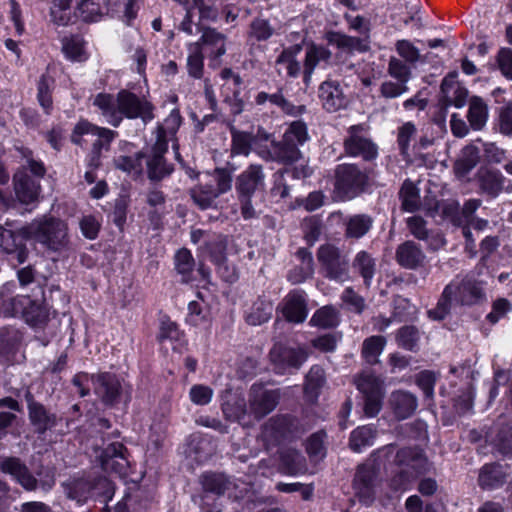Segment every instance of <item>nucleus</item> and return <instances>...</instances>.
<instances>
[{
  "instance_id": "423d86ee",
  "label": "nucleus",
  "mask_w": 512,
  "mask_h": 512,
  "mask_svg": "<svg viewBox=\"0 0 512 512\" xmlns=\"http://www.w3.org/2000/svg\"><path fill=\"white\" fill-rule=\"evenodd\" d=\"M265 189V173L261 164H250L235 180V190L244 219L256 217L252 198Z\"/></svg>"
},
{
  "instance_id": "5fc2aeb1",
  "label": "nucleus",
  "mask_w": 512,
  "mask_h": 512,
  "mask_svg": "<svg viewBox=\"0 0 512 512\" xmlns=\"http://www.w3.org/2000/svg\"><path fill=\"white\" fill-rule=\"evenodd\" d=\"M208 445L209 443L206 440L200 437H192L187 444L185 453L196 462H204L212 455L211 451L207 450Z\"/></svg>"
},
{
  "instance_id": "37998d69",
  "label": "nucleus",
  "mask_w": 512,
  "mask_h": 512,
  "mask_svg": "<svg viewBox=\"0 0 512 512\" xmlns=\"http://www.w3.org/2000/svg\"><path fill=\"white\" fill-rule=\"evenodd\" d=\"M377 435V430L371 426H361L351 432L349 448L354 452H361L363 448L371 446Z\"/></svg>"
},
{
  "instance_id": "6e6552de",
  "label": "nucleus",
  "mask_w": 512,
  "mask_h": 512,
  "mask_svg": "<svg viewBox=\"0 0 512 512\" xmlns=\"http://www.w3.org/2000/svg\"><path fill=\"white\" fill-rule=\"evenodd\" d=\"M309 357V351L304 346H287L281 343L273 345L269 359L273 371L279 375L293 374L298 371Z\"/></svg>"
},
{
  "instance_id": "2eb2a0df",
  "label": "nucleus",
  "mask_w": 512,
  "mask_h": 512,
  "mask_svg": "<svg viewBox=\"0 0 512 512\" xmlns=\"http://www.w3.org/2000/svg\"><path fill=\"white\" fill-rule=\"evenodd\" d=\"M303 432L299 420L291 415L272 417L263 426L264 435L275 442L297 438Z\"/></svg>"
},
{
  "instance_id": "4d7b16f0",
  "label": "nucleus",
  "mask_w": 512,
  "mask_h": 512,
  "mask_svg": "<svg viewBox=\"0 0 512 512\" xmlns=\"http://www.w3.org/2000/svg\"><path fill=\"white\" fill-rule=\"evenodd\" d=\"M439 209L441 210L443 217L450 219L453 225H461L460 205L458 202L451 201L443 202L441 204L436 203L435 207L430 208L427 214L431 217H434Z\"/></svg>"
},
{
  "instance_id": "4c0bfd02",
  "label": "nucleus",
  "mask_w": 512,
  "mask_h": 512,
  "mask_svg": "<svg viewBox=\"0 0 512 512\" xmlns=\"http://www.w3.org/2000/svg\"><path fill=\"white\" fill-rule=\"evenodd\" d=\"M302 44H294L284 48L276 59V65H284L287 75L296 78L301 72V64L297 60V56L301 53Z\"/></svg>"
},
{
  "instance_id": "603ef678",
  "label": "nucleus",
  "mask_w": 512,
  "mask_h": 512,
  "mask_svg": "<svg viewBox=\"0 0 512 512\" xmlns=\"http://www.w3.org/2000/svg\"><path fill=\"white\" fill-rule=\"evenodd\" d=\"M54 86V79L48 75L43 74L38 81V93L37 98L38 102L44 111L49 114L52 108V95L51 91Z\"/></svg>"
},
{
  "instance_id": "cd10ccee",
  "label": "nucleus",
  "mask_w": 512,
  "mask_h": 512,
  "mask_svg": "<svg viewBox=\"0 0 512 512\" xmlns=\"http://www.w3.org/2000/svg\"><path fill=\"white\" fill-rule=\"evenodd\" d=\"M332 57L331 51L323 45L311 43L306 50L303 70V80L308 84L316 66L320 62L328 63Z\"/></svg>"
},
{
  "instance_id": "a18cd8bd",
  "label": "nucleus",
  "mask_w": 512,
  "mask_h": 512,
  "mask_svg": "<svg viewBox=\"0 0 512 512\" xmlns=\"http://www.w3.org/2000/svg\"><path fill=\"white\" fill-rule=\"evenodd\" d=\"M339 323V313L337 309L332 305H326L313 314L309 324L311 326L320 327L323 329L334 328Z\"/></svg>"
},
{
  "instance_id": "338daca9",
  "label": "nucleus",
  "mask_w": 512,
  "mask_h": 512,
  "mask_svg": "<svg viewBox=\"0 0 512 512\" xmlns=\"http://www.w3.org/2000/svg\"><path fill=\"white\" fill-rule=\"evenodd\" d=\"M388 74L399 82L407 84L411 78V70L402 60L391 57L388 63Z\"/></svg>"
},
{
  "instance_id": "09e8293b",
  "label": "nucleus",
  "mask_w": 512,
  "mask_h": 512,
  "mask_svg": "<svg viewBox=\"0 0 512 512\" xmlns=\"http://www.w3.org/2000/svg\"><path fill=\"white\" fill-rule=\"evenodd\" d=\"M386 344L383 336H371L363 341L361 354L369 365L379 362L378 357L382 353Z\"/></svg>"
},
{
  "instance_id": "0e129e2a",
  "label": "nucleus",
  "mask_w": 512,
  "mask_h": 512,
  "mask_svg": "<svg viewBox=\"0 0 512 512\" xmlns=\"http://www.w3.org/2000/svg\"><path fill=\"white\" fill-rule=\"evenodd\" d=\"M296 256L302 262L301 273L299 277L293 279V283H301L305 281L307 278L311 277L314 273V260L312 257V253L306 248H300L296 252Z\"/></svg>"
},
{
  "instance_id": "79ce46f5",
  "label": "nucleus",
  "mask_w": 512,
  "mask_h": 512,
  "mask_svg": "<svg viewBox=\"0 0 512 512\" xmlns=\"http://www.w3.org/2000/svg\"><path fill=\"white\" fill-rule=\"evenodd\" d=\"M467 117L473 129L480 130L484 127L488 118V107L481 97L470 98Z\"/></svg>"
},
{
  "instance_id": "de8ad7c7",
  "label": "nucleus",
  "mask_w": 512,
  "mask_h": 512,
  "mask_svg": "<svg viewBox=\"0 0 512 512\" xmlns=\"http://www.w3.org/2000/svg\"><path fill=\"white\" fill-rule=\"evenodd\" d=\"M225 35L219 33L214 28H205L200 38V45L204 44L211 47V55L214 58H219L226 53Z\"/></svg>"
},
{
  "instance_id": "ddd939ff",
  "label": "nucleus",
  "mask_w": 512,
  "mask_h": 512,
  "mask_svg": "<svg viewBox=\"0 0 512 512\" xmlns=\"http://www.w3.org/2000/svg\"><path fill=\"white\" fill-rule=\"evenodd\" d=\"M362 129V125H353L348 128V135L343 141L344 152L350 157L370 162L377 158L378 147L370 138L360 134Z\"/></svg>"
},
{
  "instance_id": "c756f323",
  "label": "nucleus",
  "mask_w": 512,
  "mask_h": 512,
  "mask_svg": "<svg viewBox=\"0 0 512 512\" xmlns=\"http://www.w3.org/2000/svg\"><path fill=\"white\" fill-rule=\"evenodd\" d=\"M507 472L498 463L485 464L479 471L478 484L482 489H495L504 485Z\"/></svg>"
},
{
  "instance_id": "7c9ffc66",
  "label": "nucleus",
  "mask_w": 512,
  "mask_h": 512,
  "mask_svg": "<svg viewBox=\"0 0 512 512\" xmlns=\"http://www.w3.org/2000/svg\"><path fill=\"white\" fill-rule=\"evenodd\" d=\"M373 223V218L368 214L362 213L348 216L344 221V236L347 239L358 240L369 233Z\"/></svg>"
},
{
  "instance_id": "473e14b6",
  "label": "nucleus",
  "mask_w": 512,
  "mask_h": 512,
  "mask_svg": "<svg viewBox=\"0 0 512 512\" xmlns=\"http://www.w3.org/2000/svg\"><path fill=\"white\" fill-rule=\"evenodd\" d=\"M49 308L43 302L26 298L23 309V317L27 324L32 327L41 328L49 321Z\"/></svg>"
},
{
  "instance_id": "1a4fd4ad",
  "label": "nucleus",
  "mask_w": 512,
  "mask_h": 512,
  "mask_svg": "<svg viewBox=\"0 0 512 512\" xmlns=\"http://www.w3.org/2000/svg\"><path fill=\"white\" fill-rule=\"evenodd\" d=\"M317 260L325 278L340 283L349 279L348 255L335 245H321L317 251Z\"/></svg>"
},
{
  "instance_id": "864d4df0",
  "label": "nucleus",
  "mask_w": 512,
  "mask_h": 512,
  "mask_svg": "<svg viewBox=\"0 0 512 512\" xmlns=\"http://www.w3.org/2000/svg\"><path fill=\"white\" fill-rule=\"evenodd\" d=\"M230 131L232 137V153L247 156L251 151L254 136L249 132L239 131L234 127H231Z\"/></svg>"
},
{
  "instance_id": "72a5a7b5",
  "label": "nucleus",
  "mask_w": 512,
  "mask_h": 512,
  "mask_svg": "<svg viewBox=\"0 0 512 512\" xmlns=\"http://www.w3.org/2000/svg\"><path fill=\"white\" fill-rule=\"evenodd\" d=\"M280 467L289 475L304 474L308 470L305 457L292 448H286L280 452Z\"/></svg>"
},
{
  "instance_id": "c9c22d12",
  "label": "nucleus",
  "mask_w": 512,
  "mask_h": 512,
  "mask_svg": "<svg viewBox=\"0 0 512 512\" xmlns=\"http://www.w3.org/2000/svg\"><path fill=\"white\" fill-rule=\"evenodd\" d=\"M221 409L226 420L239 423L247 413L245 399L230 392L225 395Z\"/></svg>"
},
{
  "instance_id": "6ab92c4d",
  "label": "nucleus",
  "mask_w": 512,
  "mask_h": 512,
  "mask_svg": "<svg viewBox=\"0 0 512 512\" xmlns=\"http://www.w3.org/2000/svg\"><path fill=\"white\" fill-rule=\"evenodd\" d=\"M377 471L371 464L363 463L357 466L353 479V489L359 501L368 505L375 497V481Z\"/></svg>"
},
{
  "instance_id": "6e6d98bb",
  "label": "nucleus",
  "mask_w": 512,
  "mask_h": 512,
  "mask_svg": "<svg viewBox=\"0 0 512 512\" xmlns=\"http://www.w3.org/2000/svg\"><path fill=\"white\" fill-rule=\"evenodd\" d=\"M219 196L212 185H201L198 189L191 190V198L203 210L210 208Z\"/></svg>"
},
{
  "instance_id": "f257e3e1",
  "label": "nucleus",
  "mask_w": 512,
  "mask_h": 512,
  "mask_svg": "<svg viewBox=\"0 0 512 512\" xmlns=\"http://www.w3.org/2000/svg\"><path fill=\"white\" fill-rule=\"evenodd\" d=\"M94 105L102 111L107 123L114 127L121 124L123 117L140 118L145 124L154 118L153 105L125 89L120 90L116 96L99 93L95 97Z\"/></svg>"
},
{
  "instance_id": "ea45409f",
  "label": "nucleus",
  "mask_w": 512,
  "mask_h": 512,
  "mask_svg": "<svg viewBox=\"0 0 512 512\" xmlns=\"http://www.w3.org/2000/svg\"><path fill=\"white\" fill-rule=\"evenodd\" d=\"M353 268L363 278L364 285L370 287L376 272L375 259L368 252L360 251L353 260Z\"/></svg>"
},
{
  "instance_id": "39448f33",
  "label": "nucleus",
  "mask_w": 512,
  "mask_h": 512,
  "mask_svg": "<svg viewBox=\"0 0 512 512\" xmlns=\"http://www.w3.org/2000/svg\"><path fill=\"white\" fill-rule=\"evenodd\" d=\"M309 140L307 125L301 120L289 124L280 141H272L271 159L283 165H292L303 158L299 149Z\"/></svg>"
},
{
  "instance_id": "f704fd0d",
  "label": "nucleus",
  "mask_w": 512,
  "mask_h": 512,
  "mask_svg": "<svg viewBox=\"0 0 512 512\" xmlns=\"http://www.w3.org/2000/svg\"><path fill=\"white\" fill-rule=\"evenodd\" d=\"M325 39L330 45H335L339 49L347 52L359 51L365 52L368 50V44L361 38L348 36L337 31H328L325 34Z\"/></svg>"
},
{
  "instance_id": "393cba45",
  "label": "nucleus",
  "mask_w": 512,
  "mask_h": 512,
  "mask_svg": "<svg viewBox=\"0 0 512 512\" xmlns=\"http://www.w3.org/2000/svg\"><path fill=\"white\" fill-rule=\"evenodd\" d=\"M425 258L422 248L414 241L407 240L396 248L395 260L405 269L416 270L422 267Z\"/></svg>"
},
{
  "instance_id": "2f4dec72",
  "label": "nucleus",
  "mask_w": 512,
  "mask_h": 512,
  "mask_svg": "<svg viewBox=\"0 0 512 512\" xmlns=\"http://www.w3.org/2000/svg\"><path fill=\"white\" fill-rule=\"evenodd\" d=\"M480 154L477 146L473 144L466 145L454 162L453 171L458 178L467 176L479 163Z\"/></svg>"
},
{
  "instance_id": "bf43d9fd",
  "label": "nucleus",
  "mask_w": 512,
  "mask_h": 512,
  "mask_svg": "<svg viewBox=\"0 0 512 512\" xmlns=\"http://www.w3.org/2000/svg\"><path fill=\"white\" fill-rule=\"evenodd\" d=\"M219 253H213L212 262L217 266V272L227 282H234L237 279L234 268L230 269L227 264V257L224 253V242H218Z\"/></svg>"
},
{
  "instance_id": "9d476101",
  "label": "nucleus",
  "mask_w": 512,
  "mask_h": 512,
  "mask_svg": "<svg viewBox=\"0 0 512 512\" xmlns=\"http://www.w3.org/2000/svg\"><path fill=\"white\" fill-rule=\"evenodd\" d=\"M369 176L356 164H340L335 168V189L346 199H353L368 187Z\"/></svg>"
},
{
  "instance_id": "c85d7f7f",
  "label": "nucleus",
  "mask_w": 512,
  "mask_h": 512,
  "mask_svg": "<svg viewBox=\"0 0 512 512\" xmlns=\"http://www.w3.org/2000/svg\"><path fill=\"white\" fill-rule=\"evenodd\" d=\"M266 101L279 107L283 113L296 117L306 112L305 105L295 106L287 100L283 94V88H279L276 93L269 94L266 92H259L255 98L258 105H263Z\"/></svg>"
},
{
  "instance_id": "9b49d317",
  "label": "nucleus",
  "mask_w": 512,
  "mask_h": 512,
  "mask_svg": "<svg viewBox=\"0 0 512 512\" xmlns=\"http://www.w3.org/2000/svg\"><path fill=\"white\" fill-rule=\"evenodd\" d=\"M168 151V141L164 133H159L156 142L146 152L147 177L151 182L158 183L170 176L174 171L172 164L167 163L165 154Z\"/></svg>"
},
{
  "instance_id": "a878e982",
  "label": "nucleus",
  "mask_w": 512,
  "mask_h": 512,
  "mask_svg": "<svg viewBox=\"0 0 512 512\" xmlns=\"http://www.w3.org/2000/svg\"><path fill=\"white\" fill-rule=\"evenodd\" d=\"M389 402L393 413L398 420L409 418L418 406L416 396L403 390L392 392Z\"/></svg>"
},
{
  "instance_id": "680f3d73",
  "label": "nucleus",
  "mask_w": 512,
  "mask_h": 512,
  "mask_svg": "<svg viewBox=\"0 0 512 512\" xmlns=\"http://www.w3.org/2000/svg\"><path fill=\"white\" fill-rule=\"evenodd\" d=\"M146 157V152L139 151L134 156H120L116 159V167L125 172H142V160Z\"/></svg>"
},
{
  "instance_id": "b1692460",
  "label": "nucleus",
  "mask_w": 512,
  "mask_h": 512,
  "mask_svg": "<svg viewBox=\"0 0 512 512\" xmlns=\"http://www.w3.org/2000/svg\"><path fill=\"white\" fill-rule=\"evenodd\" d=\"M394 463L400 467L411 468L417 475L424 474L430 469V464L424 451L417 446L399 449L394 457Z\"/></svg>"
},
{
  "instance_id": "a211bd4d",
  "label": "nucleus",
  "mask_w": 512,
  "mask_h": 512,
  "mask_svg": "<svg viewBox=\"0 0 512 512\" xmlns=\"http://www.w3.org/2000/svg\"><path fill=\"white\" fill-rule=\"evenodd\" d=\"M313 173L311 167L307 164L285 165L274 174V184L271 188V194L285 199L290 194V180H301L310 177Z\"/></svg>"
},
{
  "instance_id": "49530a36",
  "label": "nucleus",
  "mask_w": 512,
  "mask_h": 512,
  "mask_svg": "<svg viewBox=\"0 0 512 512\" xmlns=\"http://www.w3.org/2000/svg\"><path fill=\"white\" fill-rule=\"evenodd\" d=\"M326 383L325 371L320 365H313L305 377L304 391L312 398H317Z\"/></svg>"
},
{
  "instance_id": "58836bf2",
  "label": "nucleus",
  "mask_w": 512,
  "mask_h": 512,
  "mask_svg": "<svg viewBox=\"0 0 512 512\" xmlns=\"http://www.w3.org/2000/svg\"><path fill=\"white\" fill-rule=\"evenodd\" d=\"M455 295V283H449L443 289L435 308L428 310V317L435 321L444 320L449 315L452 307V299Z\"/></svg>"
},
{
  "instance_id": "4468645a",
  "label": "nucleus",
  "mask_w": 512,
  "mask_h": 512,
  "mask_svg": "<svg viewBox=\"0 0 512 512\" xmlns=\"http://www.w3.org/2000/svg\"><path fill=\"white\" fill-rule=\"evenodd\" d=\"M27 402L28 418L33 431L38 436L44 435L47 431L55 428L62 420L61 416L48 410L41 402L35 400L34 395L27 391L25 393Z\"/></svg>"
},
{
  "instance_id": "c03bdc74",
  "label": "nucleus",
  "mask_w": 512,
  "mask_h": 512,
  "mask_svg": "<svg viewBox=\"0 0 512 512\" xmlns=\"http://www.w3.org/2000/svg\"><path fill=\"white\" fill-rule=\"evenodd\" d=\"M273 311V305L269 300L259 297L251 306L246 315V322L250 325H261L267 322Z\"/></svg>"
},
{
  "instance_id": "8fccbe9b",
  "label": "nucleus",
  "mask_w": 512,
  "mask_h": 512,
  "mask_svg": "<svg viewBox=\"0 0 512 512\" xmlns=\"http://www.w3.org/2000/svg\"><path fill=\"white\" fill-rule=\"evenodd\" d=\"M174 262L176 271L182 275V282H189L195 267V260L191 252L186 248H181L176 252Z\"/></svg>"
},
{
  "instance_id": "a19ab883",
  "label": "nucleus",
  "mask_w": 512,
  "mask_h": 512,
  "mask_svg": "<svg viewBox=\"0 0 512 512\" xmlns=\"http://www.w3.org/2000/svg\"><path fill=\"white\" fill-rule=\"evenodd\" d=\"M202 490L216 495H223L230 487L229 479L222 473L207 472L201 475Z\"/></svg>"
},
{
  "instance_id": "412c9836",
  "label": "nucleus",
  "mask_w": 512,
  "mask_h": 512,
  "mask_svg": "<svg viewBox=\"0 0 512 512\" xmlns=\"http://www.w3.org/2000/svg\"><path fill=\"white\" fill-rule=\"evenodd\" d=\"M306 294L302 290H292L283 299L281 308L285 319L292 323H303L308 315Z\"/></svg>"
},
{
  "instance_id": "69168bd1",
  "label": "nucleus",
  "mask_w": 512,
  "mask_h": 512,
  "mask_svg": "<svg viewBox=\"0 0 512 512\" xmlns=\"http://www.w3.org/2000/svg\"><path fill=\"white\" fill-rule=\"evenodd\" d=\"M234 168L232 167L230 170L228 168H215L213 171V177L216 182V186L214 187L215 191L222 195L232 188V173Z\"/></svg>"
},
{
  "instance_id": "0eeeda50",
  "label": "nucleus",
  "mask_w": 512,
  "mask_h": 512,
  "mask_svg": "<svg viewBox=\"0 0 512 512\" xmlns=\"http://www.w3.org/2000/svg\"><path fill=\"white\" fill-rule=\"evenodd\" d=\"M357 390L364 400V412L369 417L376 416L381 408L384 398V381L371 370H363L353 378Z\"/></svg>"
},
{
  "instance_id": "f8f14e48",
  "label": "nucleus",
  "mask_w": 512,
  "mask_h": 512,
  "mask_svg": "<svg viewBox=\"0 0 512 512\" xmlns=\"http://www.w3.org/2000/svg\"><path fill=\"white\" fill-rule=\"evenodd\" d=\"M88 135L96 137L92 143L91 150L102 154L103 150L108 151L110 149V144L117 136V132L107 128L98 127L87 120H81L74 127L71 135V141L76 145L82 146L87 142L86 139H84V136Z\"/></svg>"
},
{
  "instance_id": "dca6fc26",
  "label": "nucleus",
  "mask_w": 512,
  "mask_h": 512,
  "mask_svg": "<svg viewBox=\"0 0 512 512\" xmlns=\"http://www.w3.org/2000/svg\"><path fill=\"white\" fill-rule=\"evenodd\" d=\"M91 382L95 394L105 406L113 407L119 402L122 385L115 374L110 372L91 374Z\"/></svg>"
},
{
  "instance_id": "f03ea898",
  "label": "nucleus",
  "mask_w": 512,
  "mask_h": 512,
  "mask_svg": "<svg viewBox=\"0 0 512 512\" xmlns=\"http://www.w3.org/2000/svg\"><path fill=\"white\" fill-rule=\"evenodd\" d=\"M61 486L65 496L80 505L90 500L106 503L114 495L112 482L102 475L73 476L62 482Z\"/></svg>"
},
{
  "instance_id": "aec40b11",
  "label": "nucleus",
  "mask_w": 512,
  "mask_h": 512,
  "mask_svg": "<svg viewBox=\"0 0 512 512\" xmlns=\"http://www.w3.org/2000/svg\"><path fill=\"white\" fill-rule=\"evenodd\" d=\"M318 97L322 107L330 113L345 108L347 105V98L340 83L336 80L327 79L322 82L318 89Z\"/></svg>"
},
{
  "instance_id": "bb28decb",
  "label": "nucleus",
  "mask_w": 512,
  "mask_h": 512,
  "mask_svg": "<svg viewBox=\"0 0 512 512\" xmlns=\"http://www.w3.org/2000/svg\"><path fill=\"white\" fill-rule=\"evenodd\" d=\"M492 445L502 456L512 458V419L499 417Z\"/></svg>"
},
{
  "instance_id": "052dcab7",
  "label": "nucleus",
  "mask_w": 512,
  "mask_h": 512,
  "mask_svg": "<svg viewBox=\"0 0 512 512\" xmlns=\"http://www.w3.org/2000/svg\"><path fill=\"white\" fill-rule=\"evenodd\" d=\"M301 228L304 238L310 245H312L319 239L322 233L323 223L318 216L314 215L305 218L301 224Z\"/></svg>"
},
{
  "instance_id": "774afa93",
  "label": "nucleus",
  "mask_w": 512,
  "mask_h": 512,
  "mask_svg": "<svg viewBox=\"0 0 512 512\" xmlns=\"http://www.w3.org/2000/svg\"><path fill=\"white\" fill-rule=\"evenodd\" d=\"M498 128L503 135L512 136V102L500 107Z\"/></svg>"
},
{
  "instance_id": "13d9d810",
  "label": "nucleus",
  "mask_w": 512,
  "mask_h": 512,
  "mask_svg": "<svg viewBox=\"0 0 512 512\" xmlns=\"http://www.w3.org/2000/svg\"><path fill=\"white\" fill-rule=\"evenodd\" d=\"M114 4L111 0H81L78 5L83 13L87 12L91 16H103L113 11Z\"/></svg>"
},
{
  "instance_id": "e433bc0d",
  "label": "nucleus",
  "mask_w": 512,
  "mask_h": 512,
  "mask_svg": "<svg viewBox=\"0 0 512 512\" xmlns=\"http://www.w3.org/2000/svg\"><path fill=\"white\" fill-rule=\"evenodd\" d=\"M483 296L482 289L471 279L455 283V300L461 305H473Z\"/></svg>"
},
{
  "instance_id": "f3484780",
  "label": "nucleus",
  "mask_w": 512,
  "mask_h": 512,
  "mask_svg": "<svg viewBox=\"0 0 512 512\" xmlns=\"http://www.w3.org/2000/svg\"><path fill=\"white\" fill-rule=\"evenodd\" d=\"M279 400L278 389L267 390L260 385H253L249 392V413L256 420H261L277 407Z\"/></svg>"
},
{
  "instance_id": "20e7f679",
  "label": "nucleus",
  "mask_w": 512,
  "mask_h": 512,
  "mask_svg": "<svg viewBox=\"0 0 512 512\" xmlns=\"http://www.w3.org/2000/svg\"><path fill=\"white\" fill-rule=\"evenodd\" d=\"M0 471L10 475L12 480L28 492L38 488L47 492L55 485L53 468L41 465L34 475L26 463L16 456H0Z\"/></svg>"
},
{
  "instance_id": "7ed1b4c3",
  "label": "nucleus",
  "mask_w": 512,
  "mask_h": 512,
  "mask_svg": "<svg viewBox=\"0 0 512 512\" xmlns=\"http://www.w3.org/2000/svg\"><path fill=\"white\" fill-rule=\"evenodd\" d=\"M22 239L40 243L46 249L60 252L68 248V228L60 219L42 217L20 228Z\"/></svg>"
},
{
  "instance_id": "5701e85b",
  "label": "nucleus",
  "mask_w": 512,
  "mask_h": 512,
  "mask_svg": "<svg viewBox=\"0 0 512 512\" xmlns=\"http://www.w3.org/2000/svg\"><path fill=\"white\" fill-rule=\"evenodd\" d=\"M474 179L480 193L490 198H496L503 191L505 177L499 170L481 166Z\"/></svg>"
},
{
  "instance_id": "4be33fe9",
  "label": "nucleus",
  "mask_w": 512,
  "mask_h": 512,
  "mask_svg": "<svg viewBox=\"0 0 512 512\" xmlns=\"http://www.w3.org/2000/svg\"><path fill=\"white\" fill-rule=\"evenodd\" d=\"M14 190L17 199L25 205L34 203L40 194V184L37 179L31 176L27 170L17 171L13 177Z\"/></svg>"
},
{
  "instance_id": "e2e57ef3",
  "label": "nucleus",
  "mask_w": 512,
  "mask_h": 512,
  "mask_svg": "<svg viewBox=\"0 0 512 512\" xmlns=\"http://www.w3.org/2000/svg\"><path fill=\"white\" fill-rule=\"evenodd\" d=\"M191 54L187 60L188 73L194 78H201L203 75V55L200 49V43H194L190 46Z\"/></svg>"
},
{
  "instance_id": "3c124183",
  "label": "nucleus",
  "mask_w": 512,
  "mask_h": 512,
  "mask_svg": "<svg viewBox=\"0 0 512 512\" xmlns=\"http://www.w3.org/2000/svg\"><path fill=\"white\" fill-rule=\"evenodd\" d=\"M419 339V330L413 325H405L401 327L396 334V342L398 346L409 351H416L418 349Z\"/></svg>"
}]
</instances>
